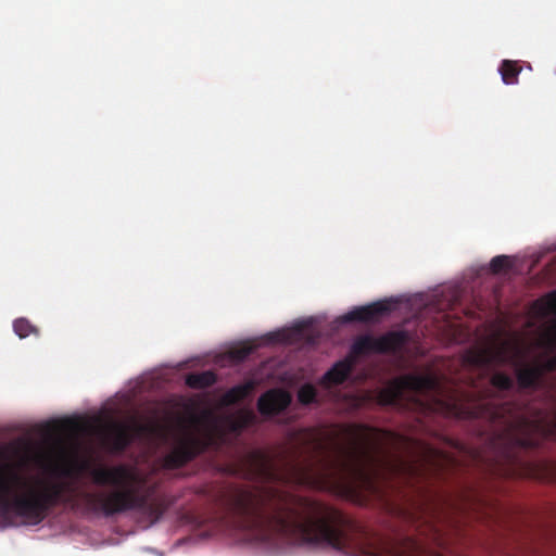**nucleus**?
I'll list each match as a JSON object with an SVG mask.
<instances>
[{
  "label": "nucleus",
  "mask_w": 556,
  "mask_h": 556,
  "mask_svg": "<svg viewBox=\"0 0 556 556\" xmlns=\"http://www.w3.org/2000/svg\"><path fill=\"white\" fill-rule=\"evenodd\" d=\"M552 399H553V402L556 404V392H552ZM546 420L542 421V420H539L541 421V425L539 426H542V427H546V428H556V408L554 409L552 416H549V418H544Z\"/></svg>",
  "instance_id": "nucleus-23"
},
{
  "label": "nucleus",
  "mask_w": 556,
  "mask_h": 556,
  "mask_svg": "<svg viewBox=\"0 0 556 556\" xmlns=\"http://www.w3.org/2000/svg\"><path fill=\"white\" fill-rule=\"evenodd\" d=\"M543 369L539 366H523L516 370V382L526 391L543 390L544 408L520 407L505 402L479 400L464 402L455 395H447L437 376L432 374H407L393 379L391 384L378 390L377 404L383 407L409 409L425 417L442 415L456 420H483L492 429L493 457L486 470L497 479L545 478L547 465L527 457V453L542 444L545 439L556 437V428L543 427L539 420H546L556 409L551 397L556 389L546 384Z\"/></svg>",
  "instance_id": "nucleus-1"
},
{
  "label": "nucleus",
  "mask_w": 556,
  "mask_h": 556,
  "mask_svg": "<svg viewBox=\"0 0 556 556\" xmlns=\"http://www.w3.org/2000/svg\"><path fill=\"white\" fill-rule=\"evenodd\" d=\"M548 307L554 314H556V291L551 293L548 296Z\"/></svg>",
  "instance_id": "nucleus-25"
},
{
  "label": "nucleus",
  "mask_w": 556,
  "mask_h": 556,
  "mask_svg": "<svg viewBox=\"0 0 556 556\" xmlns=\"http://www.w3.org/2000/svg\"><path fill=\"white\" fill-rule=\"evenodd\" d=\"M317 396V392L315 391V388L312 384H304L299 389L298 392V400L301 402V404H312L315 401V397Z\"/></svg>",
  "instance_id": "nucleus-21"
},
{
  "label": "nucleus",
  "mask_w": 556,
  "mask_h": 556,
  "mask_svg": "<svg viewBox=\"0 0 556 556\" xmlns=\"http://www.w3.org/2000/svg\"><path fill=\"white\" fill-rule=\"evenodd\" d=\"M219 503L236 528L264 542L282 539L342 553H370L369 531L339 508L316 498L273 485L230 484L220 491Z\"/></svg>",
  "instance_id": "nucleus-2"
},
{
  "label": "nucleus",
  "mask_w": 556,
  "mask_h": 556,
  "mask_svg": "<svg viewBox=\"0 0 556 556\" xmlns=\"http://www.w3.org/2000/svg\"><path fill=\"white\" fill-rule=\"evenodd\" d=\"M67 485L28 475L14 464L0 465V517L38 526L48 513L65 503Z\"/></svg>",
  "instance_id": "nucleus-4"
},
{
  "label": "nucleus",
  "mask_w": 556,
  "mask_h": 556,
  "mask_svg": "<svg viewBox=\"0 0 556 556\" xmlns=\"http://www.w3.org/2000/svg\"><path fill=\"white\" fill-rule=\"evenodd\" d=\"M521 71L522 67L517 61L504 60L500 65L501 78H503V83L507 86L517 84Z\"/></svg>",
  "instance_id": "nucleus-15"
},
{
  "label": "nucleus",
  "mask_w": 556,
  "mask_h": 556,
  "mask_svg": "<svg viewBox=\"0 0 556 556\" xmlns=\"http://www.w3.org/2000/svg\"><path fill=\"white\" fill-rule=\"evenodd\" d=\"M509 268V257L507 255L493 256L490 261V271L498 274Z\"/></svg>",
  "instance_id": "nucleus-22"
},
{
  "label": "nucleus",
  "mask_w": 556,
  "mask_h": 556,
  "mask_svg": "<svg viewBox=\"0 0 556 556\" xmlns=\"http://www.w3.org/2000/svg\"><path fill=\"white\" fill-rule=\"evenodd\" d=\"M92 482L99 486H111L110 491L84 492L81 500L88 510L113 517L129 510H137L154 523L164 515L167 506L161 497L151 496V490L140 492L141 479L126 465L92 467L89 469Z\"/></svg>",
  "instance_id": "nucleus-5"
},
{
  "label": "nucleus",
  "mask_w": 556,
  "mask_h": 556,
  "mask_svg": "<svg viewBox=\"0 0 556 556\" xmlns=\"http://www.w3.org/2000/svg\"><path fill=\"white\" fill-rule=\"evenodd\" d=\"M269 340H271L273 342H285L288 340V337H286L285 332H278L271 334V337H269Z\"/></svg>",
  "instance_id": "nucleus-26"
},
{
  "label": "nucleus",
  "mask_w": 556,
  "mask_h": 556,
  "mask_svg": "<svg viewBox=\"0 0 556 556\" xmlns=\"http://www.w3.org/2000/svg\"><path fill=\"white\" fill-rule=\"evenodd\" d=\"M408 342V334L405 330L388 331L379 338L370 334L357 337L351 344L350 355L346 358H354L369 353H395L403 349Z\"/></svg>",
  "instance_id": "nucleus-7"
},
{
  "label": "nucleus",
  "mask_w": 556,
  "mask_h": 556,
  "mask_svg": "<svg viewBox=\"0 0 556 556\" xmlns=\"http://www.w3.org/2000/svg\"><path fill=\"white\" fill-rule=\"evenodd\" d=\"M548 342L553 349H556V325L553 328L552 336H549ZM531 367H540V368L544 369V374L555 371L556 370V354L546 358V361H544V363H542L540 365H533Z\"/></svg>",
  "instance_id": "nucleus-19"
},
{
  "label": "nucleus",
  "mask_w": 556,
  "mask_h": 556,
  "mask_svg": "<svg viewBox=\"0 0 556 556\" xmlns=\"http://www.w3.org/2000/svg\"><path fill=\"white\" fill-rule=\"evenodd\" d=\"M348 444L332 443V456L319 438H313L314 453L320 455L316 463H291L288 469L301 483L321 485H346L369 483L377 479L402 478L412 481L428 476L440 477L453 458L433 447L426 446L419 456L404 457L388 445L401 443L403 439L391 430H381L365 424L344 428Z\"/></svg>",
  "instance_id": "nucleus-3"
},
{
  "label": "nucleus",
  "mask_w": 556,
  "mask_h": 556,
  "mask_svg": "<svg viewBox=\"0 0 556 556\" xmlns=\"http://www.w3.org/2000/svg\"><path fill=\"white\" fill-rule=\"evenodd\" d=\"M216 383V375L213 371H201L189 374L186 377L187 387L194 390H202Z\"/></svg>",
  "instance_id": "nucleus-14"
},
{
  "label": "nucleus",
  "mask_w": 556,
  "mask_h": 556,
  "mask_svg": "<svg viewBox=\"0 0 556 556\" xmlns=\"http://www.w3.org/2000/svg\"><path fill=\"white\" fill-rule=\"evenodd\" d=\"M13 329L15 336L21 339H26L30 334L38 336V329L29 323L26 318H18L13 323Z\"/></svg>",
  "instance_id": "nucleus-17"
},
{
  "label": "nucleus",
  "mask_w": 556,
  "mask_h": 556,
  "mask_svg": "<svg viewBox=\"0 0 556 556\" xmlns=\"http://www.w3.org/2000/svg\"><path fill=\"white\" fill-rule=\"evenodd\" d=\"M390 312L388 302H376L365 306L356 307L342 316L343 323L352 321H376L380 316H386Z\"/></svg>",
  "instance_id": "nucleus-11"
},
{
  "label": "nucleus",
  "mask_w": 556,
  "mask_h": 556,
  "mask_svg": "<svg viewBox=\"0 0 556 556\" xmlns=\"http://www.w3.org/2000/svg\"><path fill=\"white\" fill-rule=\"evenodd\" d=\"M213 446L217 447L218 442L212 433L197 435L186 432L176 439L174 447L164 456V468L180 469Z\"/></svg>",
  "instance_id": "nucleus-6"
},
{
  "label": "nucleus",
  "mask_w": 556,
  "mask_h": 556,
  "mask_svg": "<svg viewBox=\"0 0 556 556\" xmlns=\"http://www.w3.org/2000/svg\"><path fill=\"white\" fill-rule=\"evenodd\" d=\"M490 383L500 391H509L514 386L511 377L504 372L493 374L492 379H490Z\"/></svg>",
  "instance_id": "nucleus-20"
},
{
  "label": "nucleus",
  "mask_w": 556,
  "mask_h": 556,
  "mask_svg": "<svg viewBox=\"0 0 556 556\" xmlns=\"http://www.w3.org/2000/svg\"><path fill=\"white\" fill-rule=\"evenodd\" d=\"M255 388V382L253 380H247L243 384H238L226 392L223 396V403L230 406L235 405L253 393Z\"/></svg>",
  "instance_id": "nucleus-13"
},
{
  "label": "nucleus",
  "mask_w": 556,
  "mask_h": 556,
  "mask_svg": "<svg viewBox=\"0 0 556 556\" xmlns=\"http://www.w3.org/2000/svg\"><path fill=\"white\" fill-rule=\"evenodd\" d=\"M294 330H295V332H298V334H302L303 326H295Z\"/></svg>",
  "instance_id": "nucleus-27"
},
{
  "label": "nucleus",
  "mask_w": 556,
  "mask_h": 556,
  "mask_svg": "<svg viewBox=\"0 0 556 556\" xmlns=\"http://www.w3.org/2000/svg\"><path fill=\"white\" fill-rule=\"evenodd\" d=\"M157 432V425L149 424H134V426L115 425L109 431L108 441L114 452H124L134 440L141 435H153Z\"/></svg>",
  "instance_id": "nucleus-9"
},
{
  "label": "nucleus",
  "mask_w": 556,
  "mask_h": 556,
  "mask_svg": "<svg viewBox=\"0 0 556 556\" xmlns=\"http://www.w3.org/2000/svg\"><path fill=\"white\" fill-rule=\"evenodd\" d=\"M354 366L355 361H353V358H343L334 363V365L326 371L324 377H321V384L326 388H330L332 386L344 383V381L351 376Z\"/></svg>",
  "instance_id": "nucleus-12"
},
{
  "label": "nucleus",
  "mask_w": 556,
  "mask_h": 556,
  "mask_svg": "<svg viewBox=\"0 0 556 556\" xmlns=\"http://www.w3.org/2000/svg\"><path fill=\"white\" fill-rule=\"evenodd\" d=\"M475 363L481 364V365H490L493 362L497 363H505L506 362V354L504 345L496 349V350H481L477 355H475Z\"/></svg>",
  "instance_id": "nucleus-16"
},
{
  "label": "nucleus",
  "mask_w": 556,
  "mask_h": 556,
  "mask_svg": "<svg viewBox=\"0 0 556 556\" xmlns=\"http://www.w3.org/2000/svg\"><path fill=\"white\" fill-rule=\"evenodd\" d=\"M253 352V348L251 346H243L237 351H235V356L238 359H244Z\"/></svg>",
  "instance_id": "nucleus-24"
},
{
  "label": "nucleus",
  "mask_w": 556,
  "mask_h": 556,
  "mask_svg": "<svg viewBox=\"0 0 556 556\" xmlns=\"http://www.w3.org/2000/svg\"><path fill=\"white\" fill-rule=\"evenodd\" d=\"M243 479L262 483H276L285 480L283 475L277 469L269 456L263 451L254 450L243 457Z\"/></svg>",
  "instance_id": "nucleus-8"
},
{
  "label": "nucleus",
  "mask_w": 556,
  "mask_h": 556,
  "mask_svg": "<svg viewBox=\"0 0 556 556\" xmlns=\"http://www.w3.org/2000/svg\"><path fill=\"white\" fill-rule=\"evenodd\" d=\"M291 404V395L280 389L267 390L258 396L257 410L264 417H271L282 413Z\"/></svg>",
  "instance_id": "nucleus-10"
},
{
  "label": "nucleus",
  "mask_w": 556,
  "mask_h": 556,
  "mask_svg": "<svg viewBox=\"0 0 556 556\" xmlns=\"http://www.w3.org/2000/svg\"><path fill=\"white\" fill-rule=\"evenodd\" d=\"M251 420H253V414L251 413H247L237 419H230L228 420L227 424L228 431L236 435H239L243 431V429L247 428V426L251 422Z\"/></svg>",
  "instance_id": "nucleus-18"
}]
</instances>
